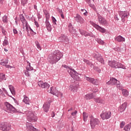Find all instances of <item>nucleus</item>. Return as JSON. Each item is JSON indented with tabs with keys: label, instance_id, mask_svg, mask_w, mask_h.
<instances>
[{
	"label": "nucleus",
	"instance_id": "nucleus-9",
	"mask_svg": "<svg viewBox=\"0 0 131 131\" xmlns=\"http://www.w3.org/2000/svg\"><path fill=\"white\" fill-rule=\"evenodd\" d=\"M91 25L93 26L97 30H98V31H100V32H101L102 33H105L106 32V29H105L103 28H102L100 26L97 25V24L94 23V22H91Z\"/></svg>",
	"mask_w": 131,
	"mask_h": 131
},
{
	"label": "nucleus",
	"instance_id": "nucleus-30",
	"mask_svg": "<svg viewBox=\"0 0 131 131\" xmlns=\"http://www.w3.org/2000/svg\"><path fill=\"white\" fill-rule=\"evenodd\" d=\"M122 94L124 97H127L129 95L128 91L126 89L122 90Z\"/></svg>",
	"mask_w": 131,
	"mask_h": 131
},
{
	"label": "nucleus",
	"instance_id": "nucleus-15",
	"mask_svg": "<svg viewBox=\"0 0 131 131\" xmlns=\"http://www.w3.org/2000/svg\"><path fill=\"white\" fill-rule=\"evenodd\" d=\"M38 85L42 89H49L50 85L47 82H43L42 81H39L38 82Z\"/></svg>",
	"mask_w": 131,
	"mask_h": 131
},
{
	"label": "nucleus",
	"instance_id": "nucleus-42",
	"mask_svg": "<svg viewBox=\"0 0 131 131\" xmlns=\"http://www.w3.org/2000/svg\"><path fill=\"white\" fill-rule=\"evenodd\" d=\"M117 88L119 89V90H123V89H123V88H122V85H121V84H120V81H119V82H118V83L117 84Z\"/></svg>",
	"mask_w": 131,
	"mask_h": 131
},
{
	"label": "nucleus",
	"instance_id": "nucleus-23",
	"mask_svg": "<svg viewBox=\"0 0 131 131\" xmlns=\"http://www.w3.org/2000/svg\"><path fill=\"white\" fill-rule=\"evenodd\" d=\"M77 88H78V84L76 85L75 84L73 83V84H71L69 89L71 91H73V92H76L77 91Z\"/></svg>",
	"mask_w": 131,
	"mask_h": 131
},
{
	"label": "nucleus",
	"instance_id": "nucleus-54",
	"mask_svg": "<svg viewBox=\"0 0 131 131\" xmlns=\"http://www.w3.org/2000/svg\"><path fill=\"white\" fill-rule=\"evenodd\" d=\"M13 31L14 34H18V31H17V29H13Z\"/></svg>",
	"mask_w": 131,
	"mask_h": 131
},
{
	"label": "nucleus",
	"instance_id": "nucleus-36",
	"mask_svg": "<svg viewBox=\"0 0 131 131\" xmlns=\"http://www.w3.org/2000/svg\"><path fill=\"white\" fill-rule=\"evenodd\" d=\"M6 76L4 73H0V81L2 80H6Z\"/></svg>",
	"mask_w": 131,
	"mask_h": 131
},
{
	"label": "nucleus",
	"instance_id": "nucleus-52",
	"mask_svg": "<svg viewBox=\"0 0 131 131\" xmlns=\"http://www.w3.org/2000/svg\"><path fill=\"white\" fill-rule=\"evenodd\" d=\"M34 24L37 28L39 27V25H38V22L36 21V20H35V19H34Z\"/></svg>",
	"mask_w": 131,
	"mask_h": 131
},
{
	"label": "nucleus",
	"instance_id": "nucleus-55",
	"mask_svg": "<svg viewBox=\"0 0 131 131\" xmlns=\"http://www.w3.org/2000/svg\"><path fill=\"white\" fill-rule=\"evenodd\" d=\"M5 67H6V68H10V69H12V68H13V67H12L9 64H6L5 66Z\"/></svg>",
	"mask_w": 131,
	"mask_h": 131
},
{
	"label": "nucleus",
	"instance_id": "nucleus-48",
	"mask_svg": "<svg viewBox=\"0 0 131 131\" xmlns=\"http://www.w3.org/2000/svg\"><path fill=\"white\" fill-rule=\"evenodd\" d=\"M94 69L95 70H96V71H97V72H98V73H101V69H100V68H98V67H95L94 68Z\"/></svg>",
	"mask_w": 131,
	"mask_h": 131
},
{
	"label": "nucleus",
	"instance_id": "nucleus-28",
	"mask_svg": "<svg viewBox=\"0 0 131 131\" xmlns=\"http://www.w3.org/2000/svg\"><path fill=\"white\" fill-rule=\"evenodd\" d=\"M85 98L86 100H91V99H94L95 98V95L94 93L88 94L85 96Z\"/></svg>",
	"mask_w": 131,
	"mask_h": 131
},
{
	"label": "nucleus",
	"instance_id": "nucleus-20",
	"mask_svg": "<svg viewBox=\"0 0 131 131\" xmlns=\"http://www.w3.org/2000/svg\"><path fill=\"white\" fill-rule=\"evenodd\" d=\"M118 82H119V81L117 80V79L114 78H112L110 79V80L106 83V84L115 85V84H118Z\"/></svg>",
	"mask_w": 131,
	"mask_h": 131
},
{
	"label": "nucleus",
	"instance_id": "nucleus-35",
	"mask_svg": "<svg viewBox=\"0 0 131 131\" xmlns=\"http://www.w3.org/2000/svg\"><path fill=\"white\" fill-rule=\"evenodd\" d=\"M5 39H4V41H3V46L4 47H6V46H8V45H9V41L8 40H7V36H5Z\"/></svg>",
	"mask_w": 131,
	"mask_h": 131
},
{
	"label": "nucleus",
	"instance_id": "nucleus-45",
	"mask_svg": "<svg viewBox=\"0 0 131 131\" xmlns=\"http://www.w3.org/2000/svg\"><path fill=\"white\" fill-rule=\"evenodd\" d=\"M29 71H28V70L24 71V73L26 76H27L28 77H29V76H30V74H29Z\"/></svg>",
	"mask_w": 131,
	"mask_h": 131
},
{
	"label": "nucleus",
	"instance_id": "nucleus-17",
	"mask_svg": "<svg viewBox=\"0 0 131 131\" xmlns=\"http://www.w3.org/2000/svg\"><path fill=\"white\" fill-rule=\"evenodd\" d=\"M26 124L27 128L30 131H39V130H38V129L34 127L33 125H32L31 123L27 122Z\"/></svg>",
	"mask_w": 131,
	"mask_h": 131
},
{
	"label": "nucleus",
	"instance_id": "nucleus-50",
	"mask_svg": "<svg viewBox=\"0 0 131 131\" xmlns=\"http://www.w3.org/2000/svg\"><path fill=\"white\" fill-rule=\"evenodd\" d=\"M45 14L46 16V20H49V18H50V14L48 13V12H45Z\"/></svg>",
	"mask_w": 131,
	"mask_h": 131
},
{
	"label": "nucleus",
	"instance_id": "nucleus-46",
	"mask_svg": "<svg viewBox=\"0 0 131 131\" xmlns=\"http://www.w3.org/2000/svg\"><path fill=\"white\" fill-rule=\"evenodd\" d=\"M21 23L23 24V26L24 27V28L26 26V25H28V22L26 20L24 21H22Z\"/></svg>",
	"mask_w": 131,
	"mask_h": 131
},
{
	"label": "nucleus",
	"instance_id": "nucleus-27",
	"mask_svg": "<svg viewBox=\"0 0 131 131\" xmlns=\"http://www.w3.org/2000/svg\"><path fill=\"white\" fill-rule=\"evenodd\" d=\"M60 39H61V41H63V42H65V43H69V39H68V38H67V36H62L60 37Z\"/></svg>",
	"mask_w": 131,
	"mask_h": 131
},
{
	"label": "nucleus",
	"instance_id": "nucleus-43",
	"mask_svg": "<svg viewBox=\"0 0 131 131\" xmlns=\"http://www.w3.org/2000/svg\"><path fill=\"white\" fill-rule=\"evenodd\" d=\"M36 47L39 51L41 50V47H40V45H39V43H38V41L35 42Z\"/></svg>",
	"mask_w": 131,
	"mask_h": 131
},
{
	"label": "nucleus",
	"instance_id": "nucleus-47",
	"mask_svg": "<svg viewBox=\"0 0 131 131\" xmlns=\"http://www.w3.org/2000/svg\"><path fill=\"white\" fill-rule=\"evenodd\" d=\"M52 22L54 25H56L57 24V20L54 17H52Z\"/></svg>",
	"mask_w": 131,
	"mask_h": 131
},
{
	"label": "nucleus",
	"instance_id": "nucleus-32",
	"mask_svg": "<svg viewBox=\"0 0 131 131\" xmlns=\"http://www.w3.org/2000/svg\"><path fill=\"white\" fill-rule=\"evenodd\" d=\"M8 86L12 95H15L16 93H15V89L14 86L12 85H9Z\"/></svg>",
	"mask_w": 131,
	"mask_h": 131
},
{
	"label": "nucleus",
	"instance_id": "nucleus-4",
	"mask_svg": "<svg viewBox=\"0 0 131 131\" xmlns=\"http://www.w3.org/2000/svg\"><path fill=\"white\" fill-rule=\"evenodd\" d=\"M99 123H100V121H99L98 118H96L93 116L90 117V124L92 129L96 127V125H99Z\"/></svg>",
	"mask_w": 131,
	"mask_h": 131
},
{
	"label": "nucleus",
	"instance_id": "nucleus-5",
	"mask_svg": "<svg viewBox=\"0 0 131 131\" xmlns=\"http://www.w3.org/2000/svg\"><path fill=\"white\" fill-rule=\"evenodd\" d=\"M48 93L54 95L56 97H62L63 96L62 93L59 92L56 88L53 86L50 88V89L48 90Z\"/></svg>",
	"mask_w": 131,
	"mask_h": 131
},
{
	"label": "nucleus",
	"instance_id": "nucleus-11",
	"mask_svg": "<svg viewBox=\"0 0 131 131\" xmlns=\"http://www.w3.org/2000/svg\"><path fill=\"white\" fill-rule=\"evenodd\" d=\"M0 129L1 130H10L11 126L7 123H0Z\"/></svg>",
	"mask_w": 131,
	"mask_h": 131
},
{
	"label": "nucleus",
	"instance_id": "nucleus-12",
	"mask_svg": "<svg viewBox=\"0 0 131 131\" xmlns=\"http://www.w3.org/2000/svg\"><path fill=\"white\" fill-rule=\"evenodd\" d=\"M93 57L96 60H98V61H99V62H100V63H101V64H103L104 63V59H103V58H102L101 54H99V53L96 52V53H94Z\"/></svg>",
	"mask_w": 131,
	"mask_h": 131
},
{
	"label": "nucleus",
	"instance_id": "nucleus-7",
	"mask_svg": "<svg viewBox=\"0 0 131 131\" xmlns=\"http://www.w3.org/2000/svg\"><path fill=\"white\" fill-rule=\"evenodd\" d=\"M120 17L121 18V20L122 22H124L126 19H127L128 16H129V13L128 12L125 11H120L119 12Z\"/></svg>",
	"mask_w": 131,
	"mask_h": 131
},
{
	"label": "nucleus",
	"instance_id": "nucleus-59",
	"mask_svg": "<svg viewBox=\"0 0 131 131\" xmlns=\"http://www.w3.org/2000/svg\"><path fill=\"white\" fill-rule=\"evenodd\" d=\"M2 33L4 34V35H6V31L5 30H3Z\"/></svg>",
	"mask_w": 131,
	"mask_h": 131
},
{
	"label": "nucleus",
	"instance_id": "nucleus-40",
	"mask_svg": "<svg viewBox=\"0 0 131 131\" xmlns=\"http://www.w3.org/2000/svg\"><path fill=\"white\" fill-rule=\"evenodd\" d=\"M19 18H20V20L21 22H24V21L26 20V19H25V17L23 15V14H20L19 15Z\"/></svg>",
	"mask_w": 131,
	"mask_h": 131
},
{
	"label": "nucleus",
	"instance_id": "nucleus-8",
	"mask_svg": "<svg viewBox=\"0 0 131 131\" xmlns=\"http://www.w3.org/2000/svg\"><path fill=\"white\" fill-rule=\"evenodd\" d=\"M111 112H102L100 114V117L103 120L109 119L111 117Z\"/></svg>",
	"mask_w": 131,
	"mask_h": 131
},
{
	"label": "nucleus",
	"instance_id": "nucleus-1",
	"mask_svg": "<svg viewBox=\"0 0 131 131\" xmlns=\"http://www.w3.org/2000/svg\"><path fill=\"white\" fill-rule=\"evenodd\" d=\"M63 57V53L59 50H55L53 55H50L48 60L51 64H55L57 63Z\"/></svg>",
	"mask_w": 131,
	"mask_h": 131
},
{
	"label": "nucleus",
	"instance_id": "nucleus-51",
	"mask_svg": "<svg viewBox=\"0 0 131 131\" xmlns=\"http://www.w3.org/2000/svg\"><path fill=\"white\" fill-rule=\"evenodd\" d=\"M25 27H26V31H27V32H29V25H26Z\"/></svg>",
	"mask_w": 131,
	"mask_h": 131
},
{
	"label": "nucleus",
	"instance_id": "nucleus-24",
	"mask_svg": "<svg viewBox=\"0 0 131 131\" xmlns=\"http://www.w3.org/2000/svg\"><path fill=\"white\" fill-rule=\"evenodd\" d=\"M45 25L47 28V29L48 31H52V26L51 24H50V21H49V19H46L45 22Z\"/></svg>",
	"mask_w": 131,
	"mask_h": 131
},
{
	"label": "nucleus",
	"instance_id": "nucleus-19",
	"mask_svg": "<svg viewBox=\"0 0 131 131\" xmlns=\"http://www.w3.org/2000/svg\"><path fill=\"white\" fill-rule=\"evenodd\" d=\"M126 107H127V103L124 102L122 105H121L118 108L119 112H120V113H122V112H124V111H125V109H126Z\"/></svg>",
	"mask_w": 131,
	"mask_h": 131
},
{
	"label": "nucleus",
	"instance_id": "nucleus-44",
	"mask_svg": "<svg viewBox=\"0 0 131 131\" xmlns=\"http://www.w3.org/2000/svg\"><path fill=\"white\" fill-rule=\"evenodd\" d=\"M124 125H125V122L122 121L120 124V128H123V127H124Z\"/></svg>",
	"mask_w": 131,
	"mask_h": 131
},
{
	"label": "nucleus",
	"instance_id": "nucleus-29",
	"mask_svg": "<svg viewBox=\"0 0 131 131\" xmlns=\"http://www.w3.org/2000/svg\"><path fill=\"white\" fill-rule=\"evenodd\" d=\"M8 63H9V60L1 59L0 61V65H2V66H5Z\"/></svg>",
	"mask_w": 131,
	"mask_h": 131
},
{
	"label": "nucleus",
	"instance_id": "nucleus-58",
	"mask_svg": "<svg viewBox=\"0 0 131 131\" xmlns=\"http://www.w3.org/2000/svg\"><path fill=\"white\" fill-rule=\"evenodd\" d=\"M98 89H96L94 91L93 93L92 94H93V95L95 96V94H96V93H97V92H98Z\"/></svg>",
	"mask_w": 131,
	"mask_h": 131
},
{
	"label": "nucleus",
	"instance_id": "nucleus-16",
	"mask_svg": "<svg viewBox=\"0 0 131 131\" xmlns=\"http://www.w3.org/2000/svg\"><path fill=\"white\" fill-rule=\"evenodd\" d=\"M79 31L80 33V34H81V35H84L85 36V37H88V36H90L91 37H95V35L92 33H89L88 32H86L85 31H84L83 30L81 29H79Z\"/></svg>",
	"mask_w": 131,
	"mask_h": 131
},
{
	"label": "nucleus",
	"instance_id": "nucleus-56",
	"mask_svg": "<svg viewBox=\"0 0 131 131\" xmlns=\"http://www.w3.org/2000/svg\"><path fill=\"white\" fill-rule=\"evenodd\" d=\"M88 65H89V66H90V67H91V68L95 67V66L92 62H90V64Z\"/></svg>",
	"mask_w": 131,
	"mask_h": 131
},
{
	"label": "nucleus",
	"instance_id": "nucleus-3",
	"mask_svg": "<svg viewBox=\"0 0 131 131\" xmlns=\"http://www.w3.org/2000/svg\"><path fill=\"white\" fill-rule=\"evenodd\" d=\"M69 74L71 75V77L73 78L75 80L77 81H80V77L78 76V73L74 70V69H70L68 71Z\"/></svg>",
	"mask_w": 131,
	"mask_h": 131
},
{
	"label": "nucleus",
	"instance_id": "nucleus-49",
	"mask_svg": "<svg viewBox=\"0 0 131 131\" xmlns=\"http://www.w3.org/2000/svg\"><path fill=\"white\" fill-rule=\"evenodd\" d=\"M83 62H84V63H86V64L87 65H89V64L91 63V62H90V61H89L88 60H86L84 58L83 59Z\"/></svg>",
	"mask_w": 131,
	"mask_h": 131
},
{
	"label": "nucleus",
	"instance_id": "nucleus-22",
	"mask_svg": "<svg viewBox=\"0 0 131 131\" xmlns=\"http://www.w3.org/2000/svg\"><path fill=\"white\" fill-rule=\"evenodd\" d=\"M69 30L71 33H73V34L76 33V30L74 29V27H73L71 23L69 25Z\"/></svg>",
	"mask_w": 131,
	"mask_h": 131
},
{
	"label": "nucleus",
	"instance_id": "nucleus-13",
	"mask_svg": "<svg viewBox=\"0 0 131 131\" xmlns=\"http://www.w3.org/2000/svg\"><path fill=\"white\" fill-rule=\"evenodd\" d=\"M27 120L30 122L31 121H36L35 119H34V115L30 111L27 112Z\"/></svg>",
	"mask_w": 131,
	"mask_h": 131
},
{
	"label": "nucleus",
	"instance_id": "nucleus-25",
	"mask_svg": "<svg viewBox=\"0 0 131 131\" xmlns=\"http://www.w3.org/2000/svg\"><path fill=\"white\" fill-rule=\"evenodd\" d=\"M115 39L116 41H118V42H122V41H125V38L121 36H117Z\"/></svg>",
	"mask_w": 131,
	"mask_h": 131
},
{
	"label": "nucleus",
	"instance_id": "nucleus-57",
	"mask_svg": "<svg viewBox=\"0 0 131 131\" xmlns=\"http://www.w3.org/2000/svg\"><path fill=\"white\" fill-rule=\"evenodd\" d=\"M114 18H115V20H116L117 21H118V20H119V18H118V16H117V15H115Z\"/></svg>",
	"mask_w": 131,
	"mask_h": 131
},
{
	"label": "nucleus",
	"instance_id": "nucleus-38",
	"mask_svg": "<svg viewBox=\"0 0 131 131\" xmlns=\"http://www.w3.org/2000/svg\"><path fill=\"white\" fill-rule=\"evenodd\" d=\"M2 21L3 23H8V17L7 16V15H4L2 17Z\"/></svg>",
	"mask_w": 131,
	"mask_h": 131
},
{
	"label": "nucleus",
	"instance_id": "nucleus-26",
	"mask_svg": "<svg viewBox=\"0 0 131 131\" xmlns=\"http://www.w3.org/2000/svg\"><path fill=\"white\" fill-rule=\"evenodd\" d=\"M95 101L99 104H105V100L100 97L95 98Z\"/></svg>",
	"mask_w": 131,
	"mask_h": 131
},
{
	"label": "nucleus",
	"instance_id": "nucleus-60",
	"mask_svg": "<svg viewBox=\"0 0 131 131\" xmlns=\"http://www.w3.org/2000/svg\"><path fill=\"white\" fill-rule=\"evenodd\" d=\"M15 24L16 25H18V20H17V17L15 18Z\"/></svg>",
	"mask_w": 131,
	"mask_h": 131
},
{
	"label": "nucleus",
	"instance_id": "nucleus-39",
	"mask_svg": "<svg viewBox=\"0 0 131 131\" xmlns=\"http://www.w3.org/2000/svg\"><path fill=\"white\" fill-rule=\"evenodd\" d=\"M96 41L98 42V43H99L100 45H104V42L102 39H99V38H96L95 39Z\"/></svg>",
	"mask_w": 131,
	"mask_h": 131
},
{
	"label": "nucleus",
	"instance_id": "nucleus-62",
	"mask_svg": "<svg viewBox=\"0 0 131 131\" xmlns=\"http://www.w3.org/2000/svg\"><path fill=\"white\" fill-rule=\"evenodd\" d=\"M59 13L61 14H63V11H62V10L59 9Z\"/></svg>",
	"mask_w": 131,
	"mask_h": 131
},
{
	"label": "nucleus",
	"instance_id": "nucleus-21",
	"mask_svg": "<svg viewBox=\"0 0 131 131\" xmlns=\"http://www.w3.org/2000/svg\"><path fill=\"white\" fill-rule=\"evenodd\" d=\"M50 106H51V103L46 102L43 105V109L45 112H49V109H50Z\"/></svg>",
	"mask_w": 131,
	"mask_h": 131
},
{
	"label": "nucleus",
	"instance_id": "nucleus-37",
	"mask_svg": "<svg viewBox=\"0 0 131 131\" xmlns=\"http://www.w3.org/2000/svg\"><path fill=\"white\" fill-rule=\"evenodd\" d=\"M26 70H28V71H32V70H33V67H31L30 63L29 62V65L26 67Z\"/></svg>",
	"mask_w": 131,
	"mask_h": 131
},
{
	"label": "nucleus",
	"instance_id": "nucleus-6",
	"mask_svg": "<svg viewBox=\"0 0 131 131\" xmlns=\"http://www.w3.org/2000/svg\"><path fill=\"white\" fill-rule=\"evenodd\" d=\"M97 20L99 23L101 25H107L108 24L107 20L105 18H104L101 14H99V13H97Z\"/></svg>",
	"mask_w": 131,
	"mask_h": 131
},
{
	"label": "nucleus",
	"instance_id": "nucleus-34",
	"mask_svg": "<svg viewBox=\"0 0 131 131\" xmlns=\"http://www.w3.org/2000/svg\"><path fill=\"white\" fill-rule=\"evenodd\" d=\"M88 117H89V114H88L85 112L83 113V121L85 122L88 120Z\"/></svg>",
	"mask_w": 131,
	"mask_h": 131
},
{
	"label": "nucleus",
	"instance_id": "nucleus-33",
	"mask_svg": "<svg viewBox=\"0 0 131 131\" xmlns=\"http://www.w3.org/2000/svg\"><path fill=\"white\" fill-rule=\"evenodd\" d=\"M130 128H131V124H128L124 127V130L125 131H129L130 130Z\"/></svg>",
	"mask_w": 131,
	"mask_h": 131
},
{
	"label": "nucleus",
	"instance_id": "nucleus-41",
	"mask_svg": "<svg viewBox=\"0 0 131 131\" xmlns=\"http://www.w3.org/2000/svg\"><path fill=\"white\" fill-rule=\"evenodd\" d=\"M28 3V0H21V4L24 7Z\"/></svg>",
	"mask_w": 131,
	"mask_h": 131
},
{
	"label": "nucleus",
	"instance_id": "nucleus-14",
	"mask_svg": "<svg viewBox=\"0 0 131 131\" xmlns=\"http://www.w3.org/2000/svg\"><path fill=\"white\" fill-rule=\"evenodd\" d=\"M74 20L76 22L80 23V24H83V23H84V19L78 14H77L76 16L74 17Z\"/></svg>",
	"mask_w": 131,
	"mask_h": 131
},
{
	"label": "nucleus",
	"instance_id": "nucleus-31",
	"mask_svg": "<svg viewBox=\"0 0 131 131\" xmlns=\"http://www.w3.org/2000/svg\"><path fill=\"white\" fill-rule=\"evenodd\" d=\"M23 101L24 103H25V104L29 105V98L28 97H27L26 95L24 96V99Z\"/></svg>",
	"mask_w": 131,
	"mask_h": 131
},
{
	"label": "nucleus",
	"instance_id": "nucleus-53",
	"mask_svg": "<svg viewBox=\"0 0 131 131\" xmlns=\"http://www.w3.org/2000/svg\"><path fill=\"white\" fill-rule=\"evenodd\" d=\"M76 114H77V111H75V112L72 113L71 115H72V116H75Z\"/></svg>",
	"mask_w": 131,
	"mask_h": 131
},
{
	"label": "nucleus",
	"instance_id": "nucleus-64",
	"mask_svg": "<svg viewBox=\"0 0 131 131\" xmlns=\"http://www.w3.org/2000/svg\"><path fill=\"white\" fill-rule=\"evenodd\" d=\"M52 117H55V113L54 112H52Z\"/></svg>",
	"mask_w": 131,
	"mask_h": 131
},
{
	"label": "nucleus",
	"instance_id": "nucleus-63",
	"mask_svg": "<svg viewBox=\"0 0 131 131\" xmlns=\"http://www.w3.org/2000/svg\"><path fill=\"white\" fill-rule=\"evenodd\" d=\"M83 15L84 16H88V11H86V10L85 11V12L83 13Z\"/></svg>",
	"mask_w": 131,
	"mask_h": 131
},
{
	"label": "nucleus",
	"instance_id": "nucleus-10",
	"mask_svg": "<svg viewBox=\"0 0 131 131\" xmlns=\"http://www.w3.org/2000/svg\"><path fill=\"white\" fill-rule=\"evenodd\" d=\"M5 105L6 107L7 110L8 111H12V112H18V111L13 105L10 104L9 102H5Z\"/></svg>",
	"mask_w": 131,
	"mask_h": 131
},
{
	"label": "nucleus",
	"instance_id": "nucleus-61",
	"mask_svg": "<svg viewBox=\"0 0 131 131\" xmlns=\"http://www.w3.org/2000/svg\"><path fill=\"white\" fill-rule=\"evenodd\" d=\"M62 67L64 68H70L69 67H68V66L67 65H62Z\"/></svg>",
	"mask_w": 131,
	"mask_h": 131
},
{
	"label": "nucleus",
	"instance_id": "nucleus-18",
	"mask_svg": "<svg viewBox=\"0 0 131 131\" xmlns=\"http://www.w3.org/2000/svg\"><path fill=\"white\" fill-rule=\"evenodd\" d=\"M86 80H88V81H89V82H91L95 85H98L99 84V81H98V80H95V79L90 77H86Z\"/></svg>",
	"mask_w": 131,
	"mask_h": 131
},
{
	"label": "nucleus",
	"instance_id": "nucleus-2",
	"mask_svg": "<svg viewBox=\"0 0 131 131\" xmlns=\"http://www.w3.org/2000/svg\"><path fill=\"white\" fill-rule=\"evenodd\" d=\"M108 65L109 66H110V67H112V68H116V69L121 68L125 70V69H126V68H125V66L121 64V63L115 60L108 61Z\"/></svg>",
	"mask_w": 131,
	"mask_h": 131
}]
</instances>
